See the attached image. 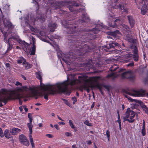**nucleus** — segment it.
Instances as JSON below:
<instances>
[{"instance_id":"nucleus-22","label":"nucleus","mask_w":148,"mask_h":148,"mask_svg":"<svg viewBox=\"0 0 148 148\" xmlns=\"http://www.w3.org/2000/svg\"><path fill=\"white\" fill-rule=\"evenodd\" d=\"M82 20H81L79 21L82 22V23L86 22L87 20H89V17L87 16V14L86 12L82 14Z\"/></svg>"},{"instance_id":"nucleus-5","label":"nucleus","mask_w":148,"mask_h":148,"mask_svg":"<svg viewBox=\"0 0 148 148\" xmlns=\"http://www.w3.org/2000/svg\"><path fill=\"white\" fill-rule=\"evenodd\" d=\"M73 21H66L65 24L64 25L65 28H67L68 31L67 33L71 34L70 36L72 38H77V36H76L75 35L73 34L76 33V31L75 30L76 28V26L71 24L73 23L72 22Z\"/></svg>"},{"instance_id":"nucleus-63","label":"nucleus","mask_w":148,"mask_h":148,"mask_svg":"<svg viewBox=\"0 0 148 148\" xmlns=\"http://www.w3.org/2000/svg\"><path fill=\"white\" fill-rule=\"evenodd\" d=\"M145 46L147 48H148V40L146 41L145 42Z\"/></svg>"},{"instance_id":"nucleus-20","label":"nucleus","mask_w":148,"mask_h":148,"mask_svg":"<svg viewBox=\"0 0 148 148\" xmlns=\"http://www.w3.org/2000/svg\"><path fill=\"white\" fill-rule=\"evenodd\" d=\"M63 2L61 1H57L53 3V6L56 9H60L62 6Z\"/></svg>"},{"instance_id":"nucleus-45","label":"nucleus","mask_w":148,"mask_h":148,"mask_svg":"<svg viewBox=\"0 0 148 148\" xmlns=\"http://www.w3.org/2000/svg\"><path fill=\"white\" fill-rule=\"evenodd\" d=\"M27 64V65L25 66V68L27 69L31 68L32 66V64H29L28 63Z\"/></svg>"},{"instance_id":"nucleus-29","label":"nucleus","mask_w":148,"mask_h":148,"mask_svg":"<svg viewBox=\"0 0 148 148\" xmlns=\"http://www.w3.org/2000/svg\"><path fill=\"white\" fill-rule=\"evenodd\" d=\"M40 0H33V3H35L34 6L36 8V12H38V10L39 8V5L37 2L39 1H40Z\"/></svg>"},{"instance_id":"nucleus-23","label":"nucleus","mask_w":148,"mask_h":148,"mask_svg":"<svg viewBox=\"0 0 148 148\" xmlns=\"http://www.w3.org/2000/svg\"><path fill=\"white\" fill-rule=\"evenodd\" d=\"M3 98H0V101H2V102L4 103V104H6L9 100L11 99V96H10L6 97V96L2 97Z\"/></svg>"},{"instance_id":"nucleus-1","label":"nucleus","mask_w":148,"mask_h":148,"mask_svg":"<svg viewBox=\"0 0 148 148\" xmlns=\"http://www.w3.org/2000/svg\"><path fill=\"white\" fill-rule=\"evenodd\" d=\"M4 27H1L2 19L0 18V30L3 34L4 37V41L6 43L8 44L6 52H8L10 51L13 48L14 43L18 42L19 43L26 45H29V44L25 41L22 40L21 39H19L17 37L11 36L8 37V30H12L14 27L10 21L6 18H4L3 21Z\"/></svg>"},{"instance_id":"nucleus-44","label":"nucleus","mask_w":148,"mask_h":148,"mask_svg":"<svg viewBox=\"0 0 148 148\" xmlns=\"http://www.w3.org/2000/svg\"><path fill=\"white\" fill-rule=\"evenodd\" d=\"M0 136L1 138L4 137V134L2 129L0 127Z\"/></svg>"},{"instance_id":"nucleus-56","label":"nucleus","mask_w":148,"mask_h":148,"mask_svg":"<svg viewBox=\"0 0 148 148\" xmlns=\"http://www.w3.org/2000/svg\"><path fill=\"white\" fill-rule=\"evenodd\" d=\"M143 110L145 111V112L148 115V108L147 107L145 109Z\"/></svg>"},{"instance_id":"nucleus-6","label":"nucleus","mask_w":148,"mask_h":148,"mask_svg":"<svg viewBox=\"0 0 148 148\" xmlns=\"http://www.w3.org/2000/svg\"><path fill=\"white\" fill-rule=\"evenodd\" d=\"M28 90L31 91V94L32 95L34 96L39 95V92L35 90L34 88L29 86V88L27 86H22L21 87H18L16 88L15 90L16 92H20L23 93L24 91H27Z\"/></svg>"},{"instance_id":"nucleus-28","label":"nucleus","mask_w":148,"mask_h":148,"mask_svg":"<svg viewBox=\"0 0 148 148\" xmlns=\"http://www.w3.org/2000/svg\"><path fill=\"white\" fill-rule=\"evenodd\" d=\"M119 8L121 10H123V12H124L126 13H127L128 12V9L126 7L124 6L123 4H120L119 5Z\"/></svg>"},{"instance_id":"nucleus-11","label":"nucleus","mask_w":148,"mask_h":148,"mask_svg":"<svg viewBox=\"0 0 148 148\" xmlns=\"http://www.w3.org/2000/svg\"><path fill=\"white\" fill-rule=\"evenodd\" d=\"M125 92L132 96L142 97H146V91L143 89H140L138 90H134L133 93H132L126 91Z\"/></svg>"},{"instance_id":"nucleus-4","label":"nucleus","mask_w":148,"mask_h":148,"mask_svg":"<svg viewBox=\"0 0 148 148\" xmlns=\"http://www.w3.org/2000/svg\"><path fill=\"white\" fill-rule=\"evenodd\" d=\"M78 83L76 79H71L69 81L68 79L62 82H59L56 84L55 86L57 88L58 93L66 92L68 90V86L70 85L73 86Z\"/></svg>"},{"instance_id":"nucleus-42","label":"nucleus","mask_w":148,"mask_h":148,"mask_svg":"<svg viewBox=\"0 0 148 148\" xmlns=\"http://www.w3.org/2000/svg\"><path fill=\"white\" fill-rule=\"evenodd\" d=\"M69 123L70 126L72 128H74L75 127L71 120H69Z\"/></svg>"},{"instance_id":"nucleus-58","label":"nucleus","mask_w":148,"mask_h":148,"mask_svg":"<svg viewBox=\"0 0 148 148\" xmlns=\"http://www.w3.org/2000/svg\"><path fill=\"white\" fill-rule=\"evenodd\" d=\"M24 109L25 110V112H27L28 111V109L26 108V106H24L23 107Z\"/></svg>"},{"instance_id":"nucleus-62","label":"nucleus","mask_w":148,"mask_h":148,"mask_svg":"<svg viewBox=\"0 0 148 148\" xmlns=\"http://www.w3.org/2000/svg\"><path fill=\"white\" fill-rule=\"evenodd\" d=\"M87 144L88 145H90L92 144V142L91 140H88L87 141Z\"/></svg>"},{"instance_id":"nucleus-35","label":"nucleus","mask_w":148,"mask_h":148,"mask_svg":"<svg viewBox=\"0 0 148 148\" xmlns=\"http://www.w3.org/2000/svg\"><path fill=\"white\" fill-rule=\"evenodd\" d=\"M32 122H30L29 123H28L27 125L29 128V132L31 133L32 132V128L33 127V125L32 124Z\"/></svg>"},{"instance_id":"nucleus-21","label":"nucleus","mask_w":148,"mask_h":148,"mask_svg":"<svg viewBox=\"0 0 148 148\" xmlns=\"http://www.w3.org/2000/svg\"><path fill=\"white\" fill-rule=\"evenodd\" d=\"M108 34L115 37H117L118 35L120 34V32L118 30H116L114 32H107Z\"/></svg>"},{"instance_id":"nucleus-61","label":"nucleus","mask_w":148,"mask_h":148,"mask_svg":"<svg viewBox=\"0 0 148 148\" xmlns=\"http://www.w3.org/2000/svg\"><path fill=\"white\" fill-rule=\"evenodd\" d=\"M143 127H145V122L144 120H143Z\"/></svg>"},{"instance_id":"nucleus-31","label":"nucleus","mask_w":148,"mask_h":148,"mask_svg":"<svg viewBox=\"0 0 148 148\" xmlns=\"http://www.w3.org/2000/svg\"><path fill=\"white\" fill-rule=\"evenodd\" d=\"M51 91H47V92H44L43 93V95L44 96V98L46 100H47L48 98V96L49 95H52L50 94V93L51 92Z\"/></svg>"},{"instance_id":"nucleus-38","label":"nucleus","mask_w":148,"mask_h":148,"mask_svg":"<svg viewBox=\"0 0 148 148\" xmlns=\"http://www.w3.org/2000/svg\"><path fill=\"white\" fill-rule=\"evenodd\" d=\"M62 100L65 102V103L68 106H69L70 107H71V105L70 103L69 102V101L65 99H63Z\"/></svg>"},{"instance_id":"nucleus-43","label":"nucleus","mask_w":148,"mask_h":148,"mask_svg":"<svg viewBox=\"0 0 148 148\" xmlns=\"http://www.w3.org/2000/svg\"><path fill=\"white\" fill-rule=\"evenodd\" d=\"M72 100L73 101V104H74L75 103L77 102V98L75 97H73L72 98Z\"/></svg>"},{"instance_id":"nucleus-19","label":"nucleus","mask_w":148,"mask_h":148,"mask_svg":"<svg viewBox=\"0 0 148 148\" xmlns=\"http://www.w3.org/2000/svg\"><path fill=\"white\" fill-rule=\"evenodd\" d=\"M4 135L7 139L12 138V141H13L12 136L10 134V130L8 129H6L4 132Z\"/></svg>"},{"instance_id":"nucleus-59","label":"nucleus","mask_w":148,"mask_h":148,"mask_svg":"<svg viewBox=\"0 0 148 148\" xmlns=\"http://www.w3.org/2000/svg\"><path fill=\"white\" fill-rule=\"evenodd\" d=\"M84 89V88L83 86V85L80 87L79 88V90L81 91H82Z\"/></svg>"},{"instance_id":"nucleus-13","label":"nucleus","mask_w":148,"mask_h":148,"mask_svg":"<svg viewBox=\"0 0 148 148\" xmlns=\"http://www.w3.org/2000/svg\"><path fill=\"white\" fill-rule=\"evenodd\" d=\"M19 140L22 144L26 146H29V142L27 138L23 134H21L19 136Z\"/></svg>"},{"instance_id":"nucleus-15","label":"nucleus","mask_w":148,"mask_h":148,"mask_svg":"<svg viewBox=\"0 0 148 148\" xmlns=\"http://www.w3.org/2000/svg\"><path fill=\"white\" fill-rule=\"evenodd\" d=\"M11 92H14V93L15 94L16 99H19V104L20 105H21L22 104V101L21 99L24 97L23 94L21 93L20 92H16L15 91V90L13 91H11Z\"/></svg>"},{"instance_id":"nucleus-57","label":"nucleus","mask_w":148,"mask_h":148,"mask_svg":"<svg viewBox=\"0 0 148 148\" xmlns=\"http://www.w3.org/2000/svg\"><path fill=\"white\" fill-rule=\"evenodd\" d=\"M54 126L57 130H59V128L58 127V125H57V124L54 125Z\"/></svg>"},{"instance_id":"nucleus-37","label":"nucleus","mask_w":148,"mask_h":148,"mask_svg":"<svg viewBox=\"0 0 148 148\" xmlns=\"http://www.w3.org/2000/svg\"><path fill=\"white\" fill-rule=\"evenodd\" d=\"M115 73H113V72H112V73L108 74L107 76V77L108 78H110L111 77H115Z\"/></svg>"},{"instance_id":"nucleus-48","label":"nucleus","mask_w":148,"mask_h":148,"mask_svg":"<svg viewBox=\"0 0 148 148\" xmlns=\"http://www.w3.org/2000/svg\"><path fill=\"white\" fill-rule=\"evenodd\" d=\"M73 5L75 7H78L79 5V4L75 1H73Z\"/></svg>"},{"instance_id":"nucleus-8","label":"nucleus","mask_w":148,"mask_h":148,"mask_svg":"<svg viewBox=\"0 0 148 148\" xmlns=\"http://www.w3.org/2000/svg\"><path fill=\"white\" fill-rule=\"evenodd\" d=\"M125 115V116L124 117L125 121H127L130 123H132L135 121L134 118L135 115V112L131 110L130 108H127Z\"/></svg>"},{"instance_id":"nucleus-25","label":"nucleus","mask_w":148,"mask_h":148,"mask_svg":"<svg viewBox=\"0 0 148 148\" xmlns=\"http://www.w3.org/2000/svg\"><path fill=\"white\" fill-rule=\"evenodd\" d=\"M148 10V7L146 5H144L141 10V13L143 15H145Z\"/></svg>"},{"instance_id":"nucleus-36","label":"nucleus","mask_w":148,"mask_h":148,"mask_svg":"<svg viewBox=\"0 0 148 148\" xmlns=\"http://www.w3.org/2000/svg\"><path fill=\"white\" fill-rule=\"evenodd\" d=\"M105 135H106L108 140V141H110V132L109 130H107L106 131V134H104Z\"/></svg>"},{"instance_id":"nucleus-3","label":"nucleus","mask_w":148,"mask_h":148,"mask_svg":"<svg viewBox=\"0 0 148 148\" xmlns=\"http://www.w3.org/2000/svg\"><path fill=\"white\" fill-rule=\"evenodd\" d=\"M88 77L86 75L79 76H78V79H77L78 83L84 82L83 86L84 90H86L88 93L90 92V88L92 89L97 88L101 90V87L98 82V77H92L94 82L91 81L90 79H88Z\"/></svg>"},{"instance_id":"nucleus-40","label":"nucleus","mask_w":148,"mask_h":148,"mask_svg":"<svg viewBox=\"0 0 148 148\" xmlns=\"http://www.w3.org/2000/svg\"><path fill=\"white\" fill-rule=\"evenodd\" d=\"M145 127H142V129L141 130V133L142 134V135L144 136L146 135V130Z\"/></svg>"},{"instance_id":"nucleus-47","label":"nucleus","mask_w":148,"mask_h":148,"mask_svg":"<svg viewBox=\"0 0 148 148\" xmlns=\"http://www.w3.org/2000/svg\"><path fill=\"white\" fill-rule=\"evenodd\" d=\"M29 28H30L31 30L34 32H35V29L33 26L31 25L29 26Z\"/></svg>"},{"instance_id":"nucleus-54","label":"nucleus","mask_w":148,"mask_h":148,"mask_svg":"<svg viewBox=\"0 0 148 148\" xmlns=\"http://www.w3.org/2000/svg\"><path fill=\"white\" fill-rule=\"evenodd\" d=\"M46 136L49 138H53V135L51 134H47Z\"/></svg>"},{"instance_id":"nucleus-17","label":"nucleus","mask_w":148,"mask_h":148,"mask_svg":"<svg viewBox=\"0 0 148 148\" xmlns=\"http://www.w3.org/2000/svg\"><path fill=\"white\" fill-rule=\"evenodd\" d=\"M79 33L82 34V35H83V34H82V33H84L87 31H91L93 32L95 34H96L97 33L99 32L100 31V30L99 29L97 28H93L91 30L89 29L87 30L85 29L80 28V29L79 30Z\"/></svg>"},{"instance_id":"nucleus-49","label":"nucleus","mask_w":148,"mask_h":148,"mask_svg":"<svg viewBox=\"0 0 148 148\" xmlns=\"http://www.w3.org/2000/svg\"><path fill=\"white\" fill-rule=\"evenodd\" d=\"M134 63L133 62H131L127 65V66L128 67H132L134 66Z\"/></svg>"},{"instance_id":"nucleus-10","label":"nucleus","mask_w":148,"mask_h":148,"mask_svg":"<svg viewBox=\"0 0 148 148\" xmlns=\"http://www.w3.org/2000/svg\"><path fill=\"white\" fill-rule=\"evenodd\" d=\"M40 87L42 89L45 91H51L50 94L55 95L57 94L58 92V90L55 89V87L51 85H47L45 86L44 84H42L40 85Z\"/></svg>"},{"instance_id":"nucleus-41","label":"nucleus","mask_w":148,"mask_h":148,"mask_svg":"<svg viewBox=\"0 0 148 148\" xmlns=\"http://www.w3.org/2000/svg\"><path fill=\"white\" fill-rule=\"evenodd\" d=\"M28 118L29 119V122H32L33 121L32 115L31 113H28Z\"/></svg>"},{"instance_id":"nucleus-64","label":"nucleus","mask_w":148,"mask_h":148,"mask_svg":"<svg viewBox=\"0 0 148 148\" xmlns=\"http://www.w3.org/2000/svg\"><path fill=\"white\" fill-rule=\"evenodd\" d=\"M58 124L60 125L62 124V125H64L65 124V123L63 122H59L58 123Z\"/></svg>"},{"instance_id":"nucleus-52","label":"nucleus","mask_w":148,"mask_h":148,"mask_svg":"<svg viewBox=\"0 0 148 148\" xmlns=\"http://www.w3.org/2000/svg\"><path fill=\"white\" fill-rule=\"evenodd\" d=\"M65 135L67 136H70L71 135V133L67 132H65Z\"/></svg>"},{"instance_id":"nucleus-34","label":"nucleus","mask_w":148,"mask_h":148,"mask_svg":"<svg viewBox=\"0 0 148 148\" xmlns=\"http://www.w3.org/2000/svg\"><path fill=\"white\" fill-rule=\"evenodd\" d=\"M36 46L33 44V47L32 48L31 51L30 53L31 55H34L36 52Z\"/></svg>"},{"instance_id":"nucleus-46","label":"nucleus","mask_w":148,"mask_h":148,"mask_svg":"<svg viewBox=\"0 0 148 148\" xmlns=\"http://www.w3.org/2000/svg\"><path fill=\"white\" fill-rule=\"evenodd\" d=\"M84 124L88 126H91V123H90L88 121H86L84 122Z\"/></svg>"},{"instance_id":"nucleus-18","label":"nucleus","mask_w":148,"mask_h":148,"mask_svg":"<svg viewBox=\"0 0 148 148\" xmlns=\"http://www.w3.org/2000/svg\"><path fill=\"white\" fill-rule=\"evenodd\" d=\"M128 20L132 28L133 27L135 24V21L133 17L131 15L127 16Z\"/></svg>"},{"instance_id":"nucleus-32","label":"nucleus","mask_w":148,"mask_h":148,"mask_svg":"<svg viewBox=\"0 0 148 148\" xmlns=\"http://www.w3.org/2000/svg\"><path fill=\"white\" fill-rule=\"evenodd\" d=\"M119 68L116 65L114 64L110 67V70L112 72H113L116 71L117 69Z\"/></svg>"},{"instance_id":"nucleus-55","label":"nucleus","mask_w":148,"mask_h":148,"mask_svg":"<svg viewBox=\"0 0 148 148\" xmlns=\"http://www.w3.org/2000/svg\"><path fill=\"white\" fill-rule=\"evenodd\" d=\"M32 133H31L30 132L29 133V137L30 140H33V138H32Z\"/></svg>"},{"instance_id":"nucleus-9","label":"nucleus","mask_w":148,"mask_h":148,"mask_svg":"<svg viewBox=\"0 0 148 148\" xmlns=\"http://www.w3.org/2000/svg\"><path fill=\"white\" fill-rule=\"evenodd\" d=\"M120 45L118 43L114 41H110L109 43H107L106 46L104 48V50H106V49L109 50L111 49H114L112 50H110L109 51L113 53H116L117 52L118 50L115 49L116 47H119Z\"/></svg>"},{"instance_id":"nucleus-2","label":"nucleus","mask_w":148,"mask_h":148,"mask_svg":"<svg viewBox=\"0 0 148 148\" xmlns=\"http://www.w3.org/2000/svg\"><path fill=\"white\" fill-rule=\"evenodd\" d=\"M71 42L72 43L71 46L74 48L76 54L77 56L76 58H80V60H83L82 59V56H85V55L88 54L93 49L86 44L83 46L82 41L79 40L72 39Z\"/></svg>"},{"instance_id":"nucleus-30","label":"nucleus","mask_w":148,"mask_h":148,"mask_svg":"<svg viewBox=\"0 0 148 148\" xmlns=\"http://www.w3.org/2000/svg\"><path fill=\"white\" fill-rule=\"evenodd\" d=\"M8 92V90L5 88H2L0 90V95L1 96L0 97H2L1 96V94L6 95L7 94V93Z\"/></svg>"},{"instance_id":"nucleus-7","label":"nucleus","mask_w":148,"mask_h":148,"mask_svg":"<svg viewBox=\"0 0 148 148\" xmlns=\"http://www.w3.org/2000/svg\"><path fill=\"white\" fill-rule=\"evenodd\" d=\"M125 115V116L124 117L125 121H127L130 123H132L135 121L134 118L135 115V112L131 110L130 108H127Z\"/></svg>"},{"instance_id":"nucleus-33","label":"nucleus","mask_w":148,"mask_h":148,"mask_svg":"<svg viewBox=\"0 0 148 148\" xmlns=\"http://www.w3.org/2000/svg\"><path fill=\"white\" fill-rule=\"evenodd\" d=\"M36 77L39 79L41 80L42 79L41 76V73L40 71L37 72L36 73Z\"/></svg>"},{"instance_id":"nucleus-24","label":"nucleus","mask_w":148,"mask_h":148,"mask_svg":"<svg viewBox=\"0 0 148 148\" xmlns=\"http://www.w3.org/2000/svg\"><path fill=\"white\" fill-rule=\"evenodd\" d=\"M20 130H21L18 128L14 127L10 130V132L12 135L15 136L16 135Z\"/></svg>"},{"instance_id":"nucleus-39","label":"nucleus","mask_w":148,"mask_h":148,"mask_svg":"<svg viewBox=\"0 0 148 148\" xmlns=\"http://www.w3.org/2000/svg\"><path fill=\"white\" fill-rule=\"evenodd\" d=\"M24 58L23 57H21L19 59H18L17 60V62L18 64H21Z\"/></svg>"},{"instance_id":"nucleus-51","label":"nucleus","mask_w":148,"mask_h":148,"mask_svg":"<svg viewBox=\"0 0 148 148\" xmlns=\"http://www.w3.org/2000/svg\"><path fill=\"white\" fill-rule=\"evenodd\" d=\"M15 85L16 86H22V84L21 83L17 81L16 82V84H15Z\"/></svg>"},{"instance_id":"nucleus-14","label":"nucleus","mask_w":148,"mask_h":148,"mask_svg":"<svg viewBox=\"0 0 148 148\" xmlns=\"http://www.w3.org/2000/svg\"><path fill=\"white\" fill-rule=\"evenodd\" d=\"M125 97L126 98H127L128 100H130L131 102L134 101L136 103H138L141 107L143 108V110H144L147 107L145 105L144 103L141 101L137 99H132L131 97L127 95H125Z\"/></svg>"},{"instance_id":"nucleus-16","label":"nucleus","mask_w":148,"mask_h":148,"mask_svg":"<svg viewBox=\"0 0 148 148\" xmlns=\"http://www.w3.org/2000/svg\"><path fill=\"white\" fill-rule=\"evenodd\" d=\"M133 58L134 60L136 62H138L139 60L138 52L136 46H134L133 48Z\"/></svg>"},{"instance_id":"nucleus-50","label":"nucleus","mask_w":148,"mask_h":148,"mask_svg":"<svg viewBox=\"0 0 148 148\" xmlns=\"http://www.w3.org/2000/svg\"><path fill=\"white\" fill-rule=\"evenodd\" d=\"M39 95L34 96V95H32L33 97H35V99H37L38 98V96H43V95H42V94L40 92H39Z\"/></svg>"},{"instance_id":"nucleus-53","label":"nucleus","mask_w":148,"mask_h":148,"mask_svg":"<svg viewBox=\"0 0 148 148\" xmlns=\"http://www.w3.org/2000/svg\"><path fill=\"white\" fill-rule=\"evenodd\" d=\"M118 120L116 121V122L118 123V122H121L120 115H118Z\"/></svg>"},{"instance_id":"nucleus-27","label":"nucleus","mask_w":148,"mask_h":148,"mask_svg":"<svg viewBox=\"0 0 148 148\" xmlns=\"http://www.w3.org/2000/svg\"><path fill=\"white\" fill-rule=\"evenodd\" d=\"M120 20L119 19H116L114 21L112 22L111 23H109V25L112 27H117V24L116 23V22L118 21H120Z\"/></svg>"},{"instance_id":"nucleus-60","label":"nucleus","mask_w":148,"mask_h":148,"mask_svg":"<svg viewBox=\"0 0 148 148\" xmlns=\"http://www.w3.org/2000/svg\"><path fill=\"white\" fill-rule=\"evenodd\" d=\"M23 64H27V62H26V60L24 58V60H23Z\"/></svg>"},{"instance_id":"nucleus-12","label":"nucleus","mask_w":148,"mask_h":148,"mask_svg":"<svg viewBox=\"0 0 148 148\" xmlns=\"http://www.w3.org/2000/svg\"><path fill=\"white\" fill-rule=\"evenodd\" d=\"M130 73V71H127L123 73L121 75V77L122 79H127L130 81H134L136 78L135 75H128V73Z\"/></svg>"},{"instance_id":"nucleus-26","label":"nucleus","mask_w":148,"mask_h":148,"mask_svg":"<svg viewBox=\"0 0 148 148\" xmlns=\"http://www.w3.org/2000/svg\"><path fill=\"white\" fill-rule=\"evenodd\" d=\"M48 27L49 28L50 32H54L56 28V23H50L48 25Z\"/></svg>"}]
</instances>
